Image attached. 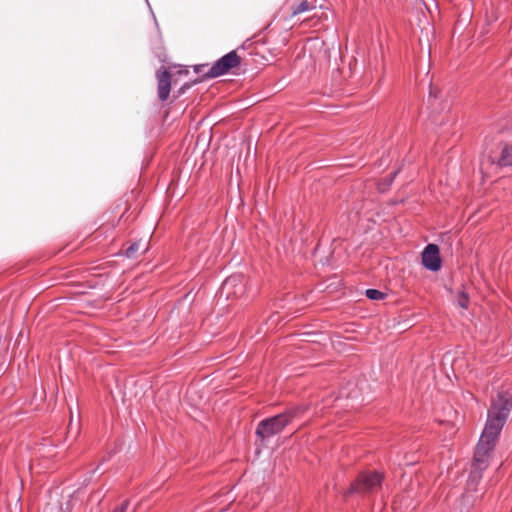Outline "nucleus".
<instances>
[{"label": "nucleus", "instance_id": "obj_8", "mask_svg": "<svg viewBox=\"0 0 512 512\" xmlns=\"http://www.w3.org/2000/svg\"><path fill=\"white\" fill-rule=\"evenodd\" d=\"M142 248L144 251L147 249L146 245L143 244L141 241L133 243L126 251V255L128 257H133L134 254Z\"/></svg>", "mask_w": 512, "mask_h": 512}, {"label": "nucleus", "instance_id": "obj_5", "mask_svg": "<svg viewBox=\"0 0 512 512\" xmlns=\"http://www.w3.org/2000/svg\"><path fill=\"white\" fill-rule=\"evenodd\" d=\"M422 263L431 271H438L441 268V258L437 245L429 244L426 246L422 252Z\"/></svg>", "mask_w": 512, "mask_h": 512}, {"label": "nucleus", "instance_id": "obj_3", "mask_svg": "<svg viewBox=\"0 0 512 512\" xmlns=\"http://www.w3.org/2000/svg\"><path fill=\"white\" fill-rule=\"evenodd\" d=\"M382 481V475L378 472H364L352 485V491L370 492L376 490Z\"/></svg>", "mask_w": 512, "mask_h": 512}, {"label": "nucleus", "instance_id": "obj_2", "mask_svg": "<svg viewBox=\"0 0 512 512\" xmlns=\"http://www.w3.org/2000/svg\"><path fill=\"white\" fill-rule=\"evenodd\" d=\"M295 416L294 411H287L258 424L256 434L261 438H269L281 432Z\"/></svg>", "mask_w": 512, "mask_h": 512}, {"label": "nucleus", "instance_id": "obj_1", "mask_svg": "<svg viewBox=\"0 0 512 512\" xmlns=\"http://www.w3.org/2000/svg\"><path fill=\"white\" fill-rule=\"evenodd\" d=\"M512 409V398L506 394H499L488 411V419L474 453V461L469 476V486H475L487 468L489 456L496 440Z\"/></svg>", "mask_w": 512, "mask_h": 512}, {"label": "nucleus", "instance_id": "obj_4", "mask_svg": "<svg viewBox=\"0 0 512 512\" xmlns=\"http://www.w3.org/2000/svg\"><path fill=\"white\" fill-rule=\"evenodd\" d=\"M240 59L235 51L229 52L219 59L208 72L209 77H218L227 73L231 68L236 67Z\"/></svg>", "mask_w": 512, "mask_h": 512}, {"label": "nucleus", "instance_id": "obj_7", "mask_svg": "<svg viewBox=\"0 0 512 512\" xmlns=\"http://www.w3.org/2000/svg\"><path fill=\"white\" fill-rule=\"evenodd\" d=\"M500 166H512V146L504 145L501 150L500 158L498 159Z\"/></svg>", "mask_w": 512, "mask_h": 512}, {"label": "nucleus", "instance_id": "obj_9", "mask_svg": "<svg viewBox=\"0 0 512 512\" xmlns=\"http://www.w3.org/2000/svg\"><path fill=\"white\" fill-rule=\"evenodd\" d=\"M237 283L241 284V290H243V284L242 279L239 276H231L227 278L224 282V288H230L232 286H235Z\"/></svg>", "mask_w": 512, "mask_h": 512}, {"label": "nucleus", "instance_id": "obj_10", "mask_svg": "<svg viewBox=\"0 0 512 512\" xmlns=\"http://www.w3.org/2000/svg\"><path fill=\"white\" fill-rule=\"evenodd\" d=\"M365 294L371 300H380L384 298V294L376 289H367Z\"/></svg>", "mask_w": 512, "mask_h": 512}, {"label": "nucleus", "instance_id": "obj_12", "mask_svg": "<svg viewBox=\"0 0 512 512\" xmlns=\"http://www.w3.org/2000/svg\"><path fill=\"white\" fill-rule=\"evenodd\" d=\"M309 9L308 2L306 0L301 1V3L293 9V15H297L299 13L305 12Z\"/></svg>", "mask_w": 512, "mask_h": 512}, {"label": "nucleus", "instance_id": "obj_13", "mask_svg": "<svg viewBox=\"0 0 512 512\" xmlns=\"http://www.w3.org/2000/svg\"><path fill=\"white\" fill-rule=\"evenodd\" d=\"M128 508V502L124 501L119 506L115 507L113 512H126Z\"/></svg>", "mask_w": 512, "mask_h": 512}, {"label": "nucleus", "instance_id": "obj_6", "mask_svg": "<svg viewBox=\"0 0 512 512\" xmlns=\"http://www.w3.org/2000/svg\"><path fill=\"white\" fill-rule=\"evenodd\" d=\"M158 79V97L160 100L165 101L170 93L171 88V74L164 70L157 72Z\"/></svg>", "mask_w": 512, "mask_h": 512}, {"label": "nucleus", "instance_id": "obj_11", "mask_svg": "<svg viewBox=\"0 0 512 512\" xmlns=\"http://www.w3.org/2000/svg\"><path fill=\"white\" fill-rule=\"evenodd\" d=\"M457 302L460 307L467 308L469 302L468 295L463 291L459 292Z\"/></svg>", "mask_w": 512, "mask_h": 512}]
</instances>
